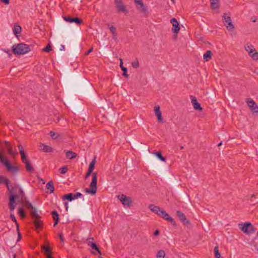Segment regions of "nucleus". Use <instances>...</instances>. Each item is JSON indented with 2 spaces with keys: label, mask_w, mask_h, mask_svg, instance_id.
Instances as JSON below:
<instances>
[{
  "label": "nucleus",
  "mask_w": 258,
  "mask_h": 258,
  "mask_svg": "<svg viewBox=\"0 0 258 258\" xmlns=\"http://www.w3.org/2000/svg\"><path fill=\"white\" fill-rule=\"evenodd\" d=\"M180 149H183V146H180Z\"/></svg>",
  "instance_id": "nucleus-63"
},
{
  "label": "nucleus",
  "mask_w": 258,
  "mask_h": 258,
  "mask_svg": "<svg viewBox=\"0 0 258 258\" xmlns=\"http://www.w3.org/2000/svg\"><path fill=\"white\" fill-rule=\"evenodd\" d=\"M118 200L124 205L128 207H130L132 204V199L131 197H127L125 195L122 194L117 196Z\"/></svg>",
  "instance_id": "nucleus-8"
},
{
  "label": "nucleus",
  "mask_w": 258,
  "mask_h": 258,
  "mask_svg": "<svg viewBox=\"0 0 258 258\" xmlns=\"http://www.w3.org/2000/svg\"><path fill=\"white\" fill-rule=\"evenodd\" d=\"M212 57V52L210 50H208L204 54V59L205 61H209Z\"/></svg>",
  "instance_id": "nucleus-26"
},
{
  "label": "nucleus",
  "mask_w": 258,
  "mask_h": 258,
  "mask_svg": "<svg viewBox=\"0 0 258 258\" xmlns=\"http://www.w3.org/2000/svg\"><path fill=\"white\" fill-rule=\"evenodd\" d=\"M49 135L51 136V137L52 138V139H53L54 140L57 139L59 138V135L55 133L53 131H51L49 133Z\"/></svg>",
  "instance_id": "nucleus-37"
},
{
  "label": "nucleus",
  "mask_w": 258,
  "mask_h": 258,
  "mask_svg": "<svg viewBox=\"0 0 258 258\" xmlns=\"http://www.w3.org/2000/svg\"><path fill=\"white\" fill-rule=\"evenodd\" d=\"M223 22L228 30L232 31L234 29L235 27L232 24L231 18L227 13H224L223 16Z\"/></svg>",
  "instance_id": "nucleus-7"
},
{
  "label": "nucleus",
  "mask_w": 258,
  "mask_h": 258,
  "mask_svg": "<svg viewBox=\"0 0 258 258\" xmlns=\"http://www.w3.org/2000/svg\"><path fill=\"white\" fill-rule=\"evenodd\" d=\"M94 238H89L87 239V242L88 245L90 246L92 249L96 251L97 252L92 251V253L95 255H97V253H99L101 254V252L99 248V247L97 246L96 244L93 242Z\"/></svg>",
  "instance_id": "nucleus-10"
},
{
  "label": "nucleus",
  "mask_w": 258,
  "mask_h": 258,
  "mask_svg": "<svg viewBox=\"0 0 258 258\" xmlns=\"http://www.w3.org/2000/svg\"><path fill=\"white\" fill-rule=\"evenodd\" d=\"M257 236H258V232H257Z\"/></svg>",
  "instance_id": "nucleus-64"
},
{
  "label": "nucleus",
  "mask_w": 258,
  "mask_h": 258,
  "mask_svg": "<svg viewBox=\"0 0 258 258\" xmlns=\"http://www.w3.org/2000/svg\"><path fill=\"white\" fill-rule=\"evenodd\" d=\"M66 157L69 159H73L77 156V154L72 151H68L66 152Z\"/></svg>",
  "instance_id": "nucleus-24"
},
{
  "label": "nucleus",
  "mask_w": 258,
  "mask_h": 258,
  "mask_svg": "<svg viewBox=\"0 0 258 258\" xmlns=\"http://www.w3.org/2000/svg\"><path fill=\"white\" fill-rule=\"evenodd\" d=\"M113 39L115 40H117V36H116V33H115L114 34H112Z\"/></svg>",
  "instance_id": "nucleus-54"
},
{
  "label": "nucleus",
  "mask_w": 258,
  "mask_h": 258,
  "mask_svg": "<svg viewBox=\"0 0 258 258\" xmlns=\"http://www.w3.org/2000/svg\"><path fill=\"white\" fill-rule=\"evenodd\" d=\"M247 104L248 106L252 111L255 112H258V106L252 99L248 100Z\"/></svg>",
  "instance_id": "nucleus-17"
},
{
  "label": "nucleus",
  "mask_w": 258,
  "mask_h": 258,
  "mask_svg": "<svg viewBox=\"0 0 258 258\" xmlns=\"http://www.w3.org/2000/svg\"><path fill=\"white\" fill-rule=\"evenodd\" d=\"M97 174L96 172L93 173L92 181L90 184V188H86V192L92 195H95L97 190Z\"/></svg>",
  "instance_id": "nucleus-5"
},
{
  "label": "nucleus",
  "mask_w": 258,
  "mask_h": 258,
  "mask_svg": "<svg viewBox=\"0 0 258 258\" xmlns=\"http://www.w3.org/2000/svg\"><path fill=\"white\" fill-rule=\"evenodd\" d=\"M42 249L45 255L51 254V249L49 246H43Z\"/></svg>",
  "instance_id": "nucleus-28"
},
{
  "label": "nucleus",
  "mask_w": 258,
  "mask_h": 258,
  "mask_svg": "<svg viewBox=\"0 0 258 258\" xmlns=\"http://www.w3.org/2000/svg\"><path fill=\"white\" fill-rule=\"evenodd\" d=\"M176 214L179 219L183 224L185 225L189 224V221L187 220L185 215L182 212L177 211L176 212Z\"/></svg>",
  "instance_id": "nucleus-16"
},
{
  "label": "nucleus",
  "mask_w": 258,
  "mask_h": 258,
  "mask_svg": "<svg viewBox=\"0 0 258 258\" xmlns=\"http://www.w3.org/2000/svg\"><path fill=\"white\" fill-rule=\"evenodd\" d=\"M254 197H255V196H254V194H253V195H252L251 196V198H250V202H252V199L253 198H254Z\"/></svg>",
  "instance_id": "nucleus-57"
},
{
  "label": "nucleus",
  "mask_w": 258,
  "mask_h": 258,
  "mask_svg": "<svg viewBox=\"0 0 258 258\" xmlns=\"http://www.w3.org/2000/svg\"><path fill=\"white\" fill-rule=\"evenodd\" d=\"M211 8L213 9L219 8V4L218 1H210Z\"/></svg>",
  "instance_id": "nucleus-35"
},
{
  "label": "nucleus",
  "mask_w": 258,
  "mask_h": 258,
  "mask_svg": "<svg viewBox=\"0 0 258 258\" xmlns=\"http://www.w3.org/2000/svg\"><path fill=\"white\" fill-rule=\"evenodd\" d=\"M121 70L123 71L122 76L126 77V78H128V75L127 74V69L126 68H122Z\"/></svg>",
  "instance_id": "nucleus-41"
},
{
  "label": "nucleus",
  "mask_w": 258,
  "mask_h": 258,
  "mask_svg": "<svg viewBox=\"0 0 258 258\" xmlns=\"http://www.w3.org/2000/svg\"><path fill=\"white\" fill-rule=\"evenodd\" d=\"M64 205L66 207V210L67 211L68 210V204L66 202L64 203Z\"/></svg>",
  "instance_id": "nucleus-55"
},
{
  "label": "nucleus",
  "mask_w": 258,
  "mask_h": 258,
  "mask_svg": "<svg viewBox=\"0 0 258 258\" xmlns=\"http://www.w3.org/2000/svg\"><path fill=\"white\" fill-rule=\"evenodd\" d=\"M46 188L47 189L49 190V191H47V193L52 194L54 192V186L53 185V182L52 180L48 182V183L46 184Z\"/></svg>",
  "instance_id": "nucleus-22"
},
{
  "label": "nucleus",
  "mask_w": 258,
  "mask_h": 258,
  "mask_svg": "<svg viewBox=\"0 0 258 258\" xmlns=\"http://www.w3.org/2000/svg\"><path fill=\"white\" fill-rule=\"evenodd\" d=\"M155 155L156 156H157V157L160 159L161 161H165L166 160V158L163 157L162 155V154L160 152H156L155 153Z\"/></svg>",
  "instance_id": "nucleus-36"
},
{
  "label": "nucleus",
  "mask_w": 258,
  "mask_h": 258,
  "mask_svg": "<svg viewBox=\"0 0 258 258\" xmlns=\"http://www.w3.org/2000/svg\"><path fill=\"white\" fill-rule=\"evenodd\" d=\"M62 200L72 201V200H74V198L73 197V194L70 193L68 194L64 195L62 197Z\"/></svg>",
  "instance_id": "nucleus-25"
},
{
  "label": "nucleus",
  "mask_w": 258,
  "mask_h": 258,
  "mask_svg": "<svg viewBox=\"0 0 258 258\" xmlns=\"http://www.w3.org/2000/svg\"><path fill=\"white\" fill-rule=\"evenodd\" d=\"M5 5H8L10 3V0H0Z\"/></svg>",
  "instance_id": "nucleus-49"
},
{
  "label": "nucleus",
  "mask_w": 258,
  "mask_h": 258,
  "mask_svg": "<svg viewBox=\"0 0 258 258\" xmlns=\"http://www.w3.org/2000/svg\"><path fill=\"white\" fill-rule=\"evenodd\" d=\"M17 230L18 234V238L20 239L21 238V234H20V233L19 232V226H18V227L17 228Z\"/></svg>",
  "instance_id": "nucleus-53"
},
{
  "label": "nucleus",
  "mask_w": 258,
  "mask_h": 258,
  "mask_svg": "<svg viewBox=\"0 0 258 258\" xmlns=\"http://www.w3.org/2000/svg\"><path fill=\"white\" fill-rule=\"evenodd\" d=\"M240 230L245 234L250 235L253 234L256 232L255 228L250 222H245L243 224H239Z\"/></svg>",
  "instance_id": "nucleus-6"
},
{
  "label": "nucleus",
  "mask_w": 258,
  "mask_h": 258,
  "mask_svg": "<svg viewBox=\"0 0 258 258\" xmlns=\"http://www.w3.org/2000/svg\"><path fill=\"white\" fill-rule=\"evenodd\" d=\"M2 50L4 51V52H6V53H7L9 54V56H12L11 52L12 51V50H11L8 49H3H3H2Z\"/></svg>",
  "instance_id": "nucleus-45"
},
{
  "label": "nucleus",
  "mask_w": 258,
  "mask_h": 258,
  "mask_svg": "<svg viewBox=\"0 0 258 258\" xmlns=\"http://www.w3.org/2000/svg\"><path fill=\"white\" fill-rule=\"evenodd\" d=\"M51 215L54 220L53 226L55 227L58 223L59 218L57 212L55 210L51 212Z\"/></svg>",
  "instance_id": "nucleus-21"
},
{
  "label": "nucleus",
  "mask_w": 258,
  "mask_h": 258,
  "mask_svg": "<svg viewBox=\"0 0 258 258\" xmlns=\"http://www.w3.org/2000/svg\"><path fill=\"white\" fill-rule=\"evenodd\" d=\"M95 163H96V158L95 157L92 160L91 162L90 163L88 170L93 172V171L94 169V167H95Z\"/></svg>",
  "instance_id": "nucleus-30"
},
{
  "label": "nucleus",
  "mask_w": 258,
  "mask_h": 258,
  "mask_svg": "<svg viewBox=\"0 0 258 258\" xmlns=\"http://www.w3.org/2000/svg\"><path fill=\"white\" fill-rule=\"evenodd\" d=\"M59 237L61 241L63 242L64 241V238L63 237V234L62 233H59Z\"/></svg>",
  "instance_id": "nucleus-50"
},
{
  "label": "nucleus",
  "mask_w": 258,
  "mask_h": 258,
  "mask_svg": "<svg viewBox=\"0 0 258 258\" xmlns=\"http://www.w3.org/2000/svg\"><path fill=\"white\" fill-rule=\"evenodd\" d=\"M93 51V48H90L89 50H88L85 53L86 55H88L90 53H91Z\"/></svg>",
  "instance_id": "nucleus-48"
},
{
  "label": "nucleus",
  "mask_w": 258,
  "mask_h": 258,
  "mask_svg": "<svg viewBox=\"0 0 258 258\" xmlns=\"http://www.w3.org/2000/svg\"><path fill=\"white\" fill-rule=\"evenodd\" d=\"M12 51L15 55H23L31 51L29 45L23 43L14 44L12 47Z\"/></svg>",
  "instance_id": "nucleus-2"
},
{
  "label": "nucleus",
  "mask_w": 258,
  "mask_h": 258,
  "mask_svg": "<svg viewBox=\"0 0 258 258\" xmlns=\"http://www.w3.org/2000/svg\"><path fill=\"white\" fill-rule=\"evenodd\" d=\"M39 148L40 150L44 152L50 153L53 152V149L52 147L43 144H41L39 145Z\"/></svg>",
  "instance_id": "nucleus-19"
},
{
  "label": "nucleus",
  "mask_w": 258,
  "mask_h": 258,
  "mask_svg": "<svg viewBox=\"0 0 258 258\" xmlns=\"http://www.w3.org/2000/svg\"><path fill=\"white\" fill-rule=\"evenodd\" d=\"M222 142H220V143L218 144V147H219V146H221V145H222Z\"/></svg>",
  "instance_id": "nucleus-60"
},
{
  "label": "nucleus",
  "mask_w": 258,
  "mask_h": 258,
  "mask_svg": "<svg viewBox=\"0 0 258 258\" xmlns=\"http://www.w3.org/2000/svg\"><path fill=\"white\" fill-rule=\"evenodd\" d=\"M115 5L118 12L128 13L126 6L123 4L122 0H115Z\"/></svg>",
  "instance_id": "nucleus-9"
},
{
  "label": "nucleus",
  "mask_w": 258,
  "mask_h": 258,
  "mask_svg": "<svg viewBox=\"0 0 258 258\" xmlns=\"http://www.w3.org/2000/svg\"><path fill=\"white\" fill-rule=\"evenodd\" d=\"M18 213L20 215V216L22 218H25L26 217V215H25V213L24 211V210L22 208H20L19 210H18Z\"/></svg>",
  "instance_id": "nucleus-38"
},
{
  "label": "nucleus",
  "mask_w": 258,
  "mask_h": 258,
  "mask_svg": "<svg viewBox=\"0 0 258 258\" xmlns=\"http://www.w3.org/2000/svg\"><path fill=\"white\" fill-rule=\"evenodd\" d=\"M46 258H53L51 254L46 255Z\"/></svg>",
  "instance_id": "nucleus-59"
},
{
  "label": "nucleus",
  "mask_w": 258,
  "mask_h": 258,
  "mask_svg": "<svg viewBox=\"0 0 258 258\" xmlns=\"http://www.w3.org/2000/svg\"><path fill=\"white\" fill-rule=\"evenodd\" d=\"M63 19L67 22L70 23H75L78 25H80L83 22L82 20L79 19L78 17L66 16L63 17Z\"/></svg>",
  "instance_id": "nucleus-12"
},
{
  "label": "nucleus",
  "mask_w": 258,
  "mask_h": 258,
  "mask_svg": "<svg viewBox=\"0 0 258 258\" xmlns=\"http://www.w3.org/2000/svg\"><path fill=\"white\" fill-rule=\"evenodd\" d=\"M92 173V172L88 170V171L86 173L85 178L87 179L90 176V175Z\"/></svg>",
  "instance_id": "nucleus-47"
},
{
  "label": "nucleus",
  "mask_w": 258,
  "mask_h": 258,
  "mask_svg": "<svg viewBox=\"0 0 258 258\" xmlns=\"http://www.w3.org/2000/svg\"><path fill=\"white\" fill-rule=\"evenodd\" d=\"M73 197H74V200H75L78 198H80V197H82V194H81L80 192H77L75 194H73Z\"/></svg>",
  "instance_id": "nucleus-46"
},
{
  "label": "nucleus",
  "mask_w": 258,
  "mask_h": 258,
  "mask_svg": "<svg viewBox=\"0 0 258 258\" xmlns=\"http://www.w3.org/2000/svg\"><path fill=\"white\" fill-rule=\"evenodd\" d=\"M160 217H162L163 219L170 222L174 226H176V223L174 220L166 213L164 210H161L159 215Z\"/></svg>",
  "instance_id": "nucleus-11"
},
{
  "label": "nucleus",
  "mask_w": 258,
  "mask_h": 258,
  "mask_svg": "<svg viewBox=\"0 0 258 258\" xmlns=\"http://www.w3.org/2000/svg\"><path fill=\"white\" fill-rule=\"evenodd\" d=\"M171 1L173 3V4H175V0H171Z\"/></svg>",
  "instance_id": "nucleus-62"
},
{
  "label": "nucleus",
  "mask_w": 258,
  "mask_h": 258,
  "mask_svg": "<svg viewBox=\"0 0 258 258\" xmlns=\"http://www.w3.org/2000/svg\"><path fill=\"white\" fill-rule=\"evenodd\" d=\"M170 23L172 25V31L174 33L177 34L178 33L180 28L179 23L177 20L173 18L170 20Z\"/></svg>",
  "instance_id": "nucleus-13"
},
{
  "label": "nucleus",
  "mask_w": 258,
  "mask_h": 258,
  "mask_svg": "<svg viewBox=\"0 0 258 258\" xmlns=\"http://www.w3.org/2000/svg\"><path fill=\"white\" fill-rule=\"evenodd\" d=\"M24 198H25V197H24ZM17 199H19V198H18ZM19 200L22 201H25L23 204V206L25 208L28 209H30V208H32L33 205L29 201L24 200V199H23V200H21L20 199H19Z\"/></svg>",
  "instance_id": "nucleus-29"
},
{
  "label": "nucleus",
  "mask_w": 258,
  "mask_h": 258,
  "mask_svg": "<svg viewBox=\"0 0 258 258\" xmlns=\"http://www.w3.org/2000/svg\"><path fill=\"white\" fill-rule=\"evenodd\" d=\"M13 258H16V255L15 253L13 254Z\"/></svg>",
  "instance_id": "nucleus-61"
},
{
  "label": "nucleus",
  "mask_w": 258,
  "mask_h": 258,
  "mask_svg": "<svg viewBox=\"0 0 258 258\" xmlns=\"http://www.w3.org/2000/svg\"><path fill=\"white\" fill-rule=\"evenodd\" d=\"M18 147L21 156L22 161L25 164L27 171L29 172L32 173L34 169L31 163L27 159L26 155L25 153L23 147L21 145H19Z\"/></svg>",
  "instance_id": "nucleus-3"
},
{
  "label": "nucleus",
  "mask_w": 258,
  "mask_h": 258,
  "mask_svg": "<svg viewBox=\"0 0 258 258\" xmlns=\"http://www.w3.org/2000/svg\"><path fill=\"white\" fill-rule=\"evenodd\" d=\"M4 179V176H0V183H2V180Z\"/></svg>",
  "instance_id": "nucleus-58"
},
{
  "label": "nucleus",
  "mask_w": 258,
  "mask_h": 258,
  "mask_svg": "<svg viewBox=\"0 0 258 258\" xmlns=\"http://www.w3.org/2000/svg\"><path fill=\"white\" fill-rule=\"evenodd\" d=\"M59 171L60 173L65 174L68 171V168L66 166H63L59 168Z\"/></svg>",
  "instance_id": "nucleus-39"
},
{
  "label": "nucleus",
  "mask_w": 258,
  "mask_h": 258,
  "mask_svg": "<svg viewBox=\"0 0 258 258\" xmlns=\"http://www.w3.org/2000/svg\"><path fill=\"white\" fill-rule=\"evenodd\" d=\"M13 31L15 35L18 37V34H19L21 32L22 28L20 25L15 24Z\"/></svg>",
  "instance_id": "nucleus-23"
},
{
  "label": "nucleus",
  "mask_w": 258,
  "mask_h": 258,
  "mask_svg": "<svg viewBox=\"0 0 258 258\" xmlns=\"http://www.w3.org/2000/svg\"><path fill=\"white\" fill-rule=\"evenodd\" d=\"M135 3L137 5L136 7L138 9H139L142 13H147V9L144 6L143 2L142 0H135Z\"/></svg>",
  "instance_id": "nucleus-14"
},
{
  "label": "nucleus",
  "mask_w": 258,
  "mask_h": 258,
  "mask_svg": "<svg viewBox=\"0 0 258 258\" xmlns=\"http://www.w3.org/2000/svg\"><path fill=\"white\" fill-rule=\"evenodd\" d=\"M159 234V230L158 229H156L154 232V235L155 236H158Z\"/></svg>",
  "instance_id": "nucleus-51"
},
{
  "label": "nucleus",
  "mask_w": 258,
  "mask_h": 258,
  "mask_svg": "<svg viewBox=\"0 0 258 258\" xmlns=\"http://www.w3.org/2000/svg\"><path fill=\"white\" fill-rule=\"evenodd\" d=\"M51 50V47L49 44L46 45L43 49V51L47 52H49Z\"/></svg>",
  "instance_id": "nucleus-42"
},
{
  "label": "nucleus",
  "mask_w": 258,
  "mask_h": 258,
  "mask_svg": "<svg viewBox=\"0 0 258 258\" xmlns=\"http://www.w3.org/2000/svg\"><path fill=\"white\" fill-rule=\"evenodd\" d=\"M60 50L61 51L62 50H64V45H61V46H60Z\"/></svg>",
  "instance_id": "nucleus-56"
},
{
  "label": "nucleus",
  "mask_w": 258,
  "mask_h": 258,
  "mask_svg": "<svg viewBox=\"0 0 258 258\" xmlns=\"http://www.w3.org/2000/svg\"><path fill=\"white\" fill-rule=\"evenodd\" d=\"M30 214L32 219H34V225L36 229H40L42 227V221L40 220V216L37 213L36 209L32 206V208H30Z\"/></svg>",
  "instance_id": "nucleus-4"
},
{
  "label": "nucleus",
  "mask_w": 258,
  "mask_h": 258,
  "mask_svg": "<svg viewBox=\"0 0 258 258\" xmlns=\"http://www.w3.org/2000/svg\"><path fill=\"white\" fill-rule=\"evenodd\" d=\"M120 67L121 69H122V68H125L123 66L122 59L121 58L120 59Z\"/></svg>",
  "instance_id": "nucleus-52"
},
{
  "label": "nucleus",
  "mask_w": 258,
  "mask_h": 258,
  "mask_svg": "<svg viewBox=\"0 0 258 258\" xmlns=\"http://www.w3.org/2000/svg\"><path fill=\"white\" fill-rule=\"evenodd\" d=\"M165 256V252L163 250H159L156 254L157 258H164Z\"/></svg>",
  "instance_id": "nucleus-32"
},
{
  "label": "nucleus",
  "mask_w": 258,
  "mask_h": 258,
  "mask_svg": "<svg viewBox=\"0 0 258 258\" xmlns=\"http://www.w3.org/2000/svg\"><path fill=\"white\" fill-rule=\"evenodd\" d=\"M2 183L6 185L8 190L11 194L9 197V206L10 211H13L15 208V203L17 199L19 198L21 200H23L25 196L24 192L23 189L18 185L11 187L10 185V181L8 178H6L4 177Z\"/></svg>",
  "instance_id": "nucleus-1"
},
{
  "label": "nucleus",
  "mask_w": 258,
  "mask_h": 258,
  "mask_svg": "<svg viewBox=\"0 0 258 258\" xmlns=\"http://www.w3.org/2000/svg\"><path fill=\"white\" fill-rule=\"evenodd\" d=\"M6 147L7 148L9 153L11 155L14 156L16 154L12 151V146L8 142H6Z\"/></svg>",
  "instance_id": "nucleus-27"
},
{
  "label": "nucleus",
  "mask_w": 258,
  "mask_h": 258,
  "mask_svg": "<svg viewBox=\"0 0 258 258\" xmlns=\"http://www.w3.org/2000/svg\"><path fill=\"white\" fill-rule=\"evenodd\" d=\"M245 49L248 52V53H252V52H253V50H254L255 49L253 48L252 45L247 44L245 46Z\"/></svg>",
  "instance_id": "nucleus-31"
},
{
  "label": "nucleus",
  "mask_w": 258,
  "mask_h": 258,
  "mask_svg": "<svg viewBox=\"0 0 258 258\" xmlns=\"http://www.w3.org/2000/svg\"><path fill=\"white\" fill-rule=\"evenodd\" d=\"M214 252L215 253V258H222L221 257V254L219 251L218 246H216L214 248Z\"/></svg>",
  "instance_id": "nucleus-33"
},
{
  "label": "nucleus",
  "mask_w": 258,
  "mask_h": 258,
  "mask_svg": "<svg viewBox=\"0 0 258 258\" xmlns=\"http://www.w3.org/2000/svg\"><path fill=\"white\" fill-rule=\"evenodd\" d=\"M109 29L110 30L111 33L112 34H114L116 33V28L114 26H111L109 27Z\"/></svg>",
  "instance_id": "nucleus-44"
},
{
  "label": "nucleus",
  "mask_w": 258,
  "mask_h": 258,
  "mask_svg": "<svg viewBox=\"0 0 258 258\" xmlns=\"http://www.w3.org/2000/svg\"><path fill=\"white\" fill-rule=\"evenodd\" d=\"M10 217H11V218L12 219V220L13 222H15L16 224L17 225V227H18V226H19V225H18V223L17 222V220H16V217H15V215L13 214H11L10 215Z\"/></svg>",
  "instance_id": "nucleus-43"
},
{
  "label": "nucleus",
  "mask_w": 258,
  "mask_h": 258,
  "mask_svg": "<svg viewBox=\"0 0 258 258\" xmlns=\"http://www.w3.org/2000/svg\"><path fill=\"white\" fill-rule=\"evenodd\" d=\"M191 102L194 106V109L196 110L201 111L203 108L201 106V104L198 102L196 97L190 96Z\"/></svg>",
  "instance_id": "nucleus-15"
},
{
  "label": "nucleus",
  "mask_w": 258,
  "mask_h": 258,
  "mask_svg": "<svg viewBox=\"0 0 258 258\" xmlns=\"http://www.w3.org/2000/svg\"><path fill=\"white\" fill-rule=\"evenodd\" d=\"M155 114L157 117V119L159 122H163V119L162 117V113L160 110V106H157L155 108Z\"/></svg>",
  "instance_id": "nucleus-20"
},
{
  "label": "nucleus",
  "mask_w": 258,
  "mask_h": 258,
  "mask_svg": "<svg viewBox=\"0 0 258 258\" xmlns=\"http://www.w3.org/2000/svg\"><path fill=\"white\" fill-rule=\"evenodd\" d=\"M132 66L134 68H138L139 67V63L138 60H136L132 62Z\"/></svg>",
  "instance_id": "nucleus-40"
},
{
  "label": "nucleus",
  "mask_w": 258,
  "mask_h": 258,
  "mask_svg": "<svg viewBox=\"0 0 258 258\" xmlns=\"http://www.w3.org/2000/svg\"><path fill=\"white\" fill-rule=\"evenodd\" d=\"M253 52L252 53H248L249 55L252 57V59L254 60H257L258 59V53L256 52V51L254 49L253 50Z\"/></svg>",
  "instance_id": "nucleus-34"
},
{
  "label": "nucleus",
  "mask_w": 258,
  "mask_h": 258,
  "mask_svg": "<svg viewBox=\"0 0 258 258\" xmlns=\"http://www.w3.org/2000/svg\"><path fill=\"white\" fill-rule=\"evenodd\" d=\"M148 208L153 213L156 214L158 216L159 215L160 212L161 211V209L158 207L154 205L151 204L148 206Z\"/></svg>",
  "instance_id": "nucleus-18"
}]
</instances>
